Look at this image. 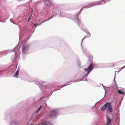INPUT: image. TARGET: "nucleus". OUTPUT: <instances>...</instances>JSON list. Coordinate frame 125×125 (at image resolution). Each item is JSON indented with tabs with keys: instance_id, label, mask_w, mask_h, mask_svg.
Segmentation results:
<instances>
[{
	"instance_id": "obj_1",
	"label": "nucleus",
	"mask_w": 125,
	"mask_h": 125,
	"mask_svg": "<svg viewBox=\"0 0 125 125\" xmlns=\"http://www.w3.org/2000/svg\"><path fill=\"white\" fill-rule=\"evenodd\" d=\"M94 64L92 62H91L90 63L88 67L87 68H84V70L85 71L87 72V73L84 75V76L82 77V79H79L77 80L72 81L63 84L61 86H58L56 87H59L61 88L65 86L71 84V83L73 81L77 82L82 81H87L88 82H92L93 81L91 79L87 80L86 77L94 68Z\"/></svg>"
},
{
	"instance_id": "obj_2",
	"label": "nucleus",
	"mask_w": 125,
	"mask_h": 125,
	"mask_svg": "<svg viewBox=\"0 0 125 125\" xmlns=\"http://www.w3.org/2000/svg\"><path fill=\"white\" fill-rule=\"evenodd\" d=\"M54 87L51 86L50 85H48L47 86V89L48 93L43 90H42V92L41 94V96L42 97H41L42 100L43 99L45 98H46L47 99H48L49 98V97L51 96L53 92L56 91L57 90H59L60 89V88L57 89L56 90H54L53 91L51 92L49 95L47 94L49 93V91L51 90Z\"/></svg>"
},
{
	"instance_id": "obj_3",
	"label": "nucleus",
	"mask_w": 125,
	"mask_h": 125,
	"mask_svg": "<svg viewBox=\"0 0 125 125\" xmlns=\"http://www.w3.org/2000/svg\"><path fill=\"white\" fill-rule=\"evenodd\" d=\"M83 7H82L80 10V11L76 14L74 17L72 18L67 17L68 18H70L72 20H74L75 22L77 25L80 27L81 29L83 30L81 28L80 24L81 21L79 19V16L80 15V13L82 11L83 9Z\"/></svg>"
},
{
	"instance_id": "obj_4",
	"label": "nucleus",
	"mask_w": 125,
	"mask_h": 125,
	"mask_svg": "<svg viewBox=\"0 0 125 125\" xmlns=\"http://www.w3.org/2000/svg\"><path fill=\"white\" fill-rule=\"evenodd\" d=\"M108 1V0H101L100 1L93 2L90 3L87 6L83 7V8H90L91 7L95 5H102L106 3Z\"/></svg>"
},
{
	"instance_id": "obj_5",
	"label": "nucleus",
	"mask_w": 125,
	"mask_h": 125,
	"mask_svg": "<svg viewBox=\"0 0 125 125\" xmlns=\"http://www.w3.org/2000/svg\"><path fill=\"white\" fill-rule=\"evenodd\" d=\"M16 50H17V51H19V48H18V47L17 46L15 47V48L13 49L12 50H6L4 51L1 52H0V54L2 55H3V53L7 54L8 53H10L11 52H13V51H14L15 53V55L13 61L14 62H15L16 61V59L17 57L18 56L17 53L16 52Z\"/></svg>"
},
{
	"instance_id": "obj_6",
	"label": "nucleus",
	"mask_w": 125,
	"mask_h": 125,
	"mask_svg": "<svg viewBox=\"0 0 125 125\" xmlns=\"http://www.w3.org/2000/svg\"><path fill=\"white\" fill-rule=\"evenodd\" d=\"M108 107V111L110 113L113 112V109L112 103L111 102H107L101 108V110L102 111H104Z\"/></svg>"
},
{
	"instance_id": "obj_7",
	"label": "nucleus",
	"mask_w": 125,
	"mask_h": 125,
	"mask_svg": "<svg viewBox=\"0 0 125 125\" xmlns=\"http://www.w3.org/2000/svg\"><path fill=\"white\" fill-rule=\"evenodd\" d=\"M57 110V109H54L51 111V113L49 115V116L51 118H56L57 116L59 115Z\"/></svg>"
},
{
	"instance_id": "obj_8",
	"label": "nucleus",
	"mask_w": 125,
	"mask_h": 125,
	"mask_svg": "<svg viewBox=\"0 0 125 125\" xmlns=\"http://www.w3.org/2000/svg\"><path fill=\"white\" fill-rule=\"evenodd\" d=\"M31 82H34L36 84L39 85V87L42 89V90H43L44 91H46L47 93H48L47 89V85L44 86L39 82L37 81H33Z\"/></svg>"
},
{
	"instance_id": "obj_9",
	"label": "nucleus",
	"mask_w": 125,
	"mask_h": 125,
	"mask_svg": "<svg viewBox=\"0 0 125 125\" xmlns=\"http://www.w3.org/2000/svg\"><path fill=\"white\" fill-rule=\"evenodd\" d=\"M30 44H26L23 46L22 48V53L24 54L27 53L30 48Z\"/></svg>"
},
{
	"instance_id": "obj_10",
	"label": "nucleus",
	"mask_w": 125,
	"mask_h": 125,
	"mask_svg": "<svg viewBox=\"0 0 125 125\" xmlns=\"http://www.w3.org/2000/svg\"><path fill=\"white\" fill-rule=\"evenodd\" d=\"M45 5L47 6H51L53 3L51 0H42Z\"/></svg>"
},
{
	"instance_id": "obj_11",
	"label": "nucleus",
	"mask_w": 125,
	"mask_h": 125,
	"mask_svg": "<svg viewBox=\"0 0 125 125\" xmlns=\"http://www.w3.org/2000/svg\"><path fill=\"white\" fill-rule=\"evenodd\" d=\"M8 125H18V122L16 119L10 121Z\"/></svg>"
},
{
	"instance_id": "obj_12",
	"label": "nucleus",
	"mask_w": 125,
	"mask_h": 125,
	"mask_svg": "<svg viewBox=\"0 0 125 125\" xmlns=\"http://www.w3.org/2000/svg\"><path fill=\"white\" fill-rule=\"evenodd\" d=\"M12 67H13V66L12 65L10 66V68H8L7 69H4V70H3L2 71H0V72L1 73V72H6L7 71H9V72H14V71L15 70H13L12 71H11L10 70L11 69H12Z\"/></svg>"
},
{
	"instance_id": "obj_13",
	"label": "nucleus",
	"mask_w": 125,
	"mask_h": 125,
	"mask_svg": "<svg viewBox=\"0 0 125 125\" xmlns=\"http://www.w3.org/2000/svg\"><path fill=\"white\" fill-rule=\"evenodd\" d=\"M42 125H51L49 122L45 121L42 122Z\"/></svg>"
},
{
	"instance_id": "obj_14",
	"label": "nucleus",
	"mask_w": 125,
	"mask_h": 125,
	"mask_svg": "<svg viewBox=\"0 0 125 125\" xmlns=\"http://www.w3.org/2000/svg\"><path fill=\"white\" fill-rule=\"evenodd\" d=\"M19 73V70L18 69L13 75V77L15 78H18V77Z\"/></svg>"
},
{
	"instance_id": "obj_15",
	"label": "nucleus",
	"mask_w": 125,
	"mask_h": 125,
	"mask_svg": "<svg viewBox=\"0 0 125 125\" xmlns=\"http://www.w3.org/2000/svg\"><path fill=\"white\" fill-rule=\"evenodd\" d=\"M50 20V19H49H49H47V20H45V21H44L43 22H42V23H40L39 24H38V23H35L34 24V25H33V26L34 27H35V28L37 26H38L39 25H41V24L46 21H49V20Z\"/></svg>"
},
{
	"instance_id": "obj_16",
	"label": "nucleus",
	"mask_w": 125,
	"mask_h": 125,
	"mask_svg": "<svg viewBox=\"0 0 125 125\" xmlns=\"http://www.w3.org/2000/svg\"><path fill=\"white\" fill-rule=\"evenodd\" d=\"M83 30V31H84L85 32H86V33H87V34H88V35L87 36H86L85 37H87V38H90L91 37V34L89 32H87L85 31L84 30Z\"/></svg>"
},
{
	"instance_id": "obj_17",
	"label": "nucleus",
	"mask_w": 125,
	"mask_h": 125,
	"mask_svg": "<svg viewBox=\"0 0 125 125\" xmlns=\"http://www.w3.org/2000/svg\"><path fill=\"white\" fill-rule=\"evenodd\" d=\"M77 65L79 68L81 67V63L79 60H78L77 61Z\"/></svg>"
},
{
	"instance_id": "obj_18",
	"label": "nucleus",
	"mask_w": 125,
	"mask_h": 125,
	"mask_svg": "<svg viewBox=\"0 0 125 125\" xmlns=\"http://www.w3.org/2000/svg\"><path fill=\"white\" fill-rule=\"evenodd\" d=\"M118 93L120 94H124V92L120 90H118Z\"/></svg>"
},
{
	"instance_id": "obj_19",
	"label": "nucleus",
	"mask_w": 125,
	"mask_h": 125,
	"mask_svg": "<svg viewBox=\"0 0 125 125\" xmlns=\"http://www.w3.org/2000/svg\"><path fill=\"white\" fill-rule=\"evenodd\" d=\"M59 14V15L61 17H65V16H63L62 15V14L61 13L60 11H58Z\"/></svg>"
},
{
	"instance_id": "obj_20",
	"label": "nucleus",
	"mask_w": 125,
	"mask_h": 125,
	"mask_svg": "<svg viewBox=\"0 0 125 125\" xmlns=\"http://www.w3.org/2000/svg\"><path fill=\"white\" fill-rule=\"evenodd\" d=\"M42 105H40L39 106V107L38 108V110H39V111H40L41 109V108H42Z\"/></svg>"
},
{
	"instance_id": "obj_21",
	"label": "nucleus",
	"mask_w": 125,
	"mask_h": 125,
	"mask_svg": "<svg viewBox=\"0 0 125 125\" xmlns=\"http://www.w3.org/2000/svg\"><path fill=\"white\" fill-rule=\"evenodd\" d=\"M125 68V65L124 66H123L120 68L121 69L118 72V73H119L120 71L122 69H124Z\"/></svg>"
},
{
	"instance_id": "obj_22",
	"label": "nucleus",
	"mask_w": 125,
	"mask_h": 125,
	"mask_svg": "<svg viewBox=\"0 0 125 125\" xmlns=\"http://www.w3.org/2000/svg\"><path fill=\"white\" fill-rule=\"evenodd\" d=\"M118 72L117 71H115V77H114V82H115V73L116 72H117V73H118Z\"/></svg>"
},
{
	"instance_id": "obj_23",
	"label": "nucleus",
	"mask_w": 125,
	"mask_h": 125,
	"mask_svg": "<svg viewBox=\"0 0 125 125\" xmlns=\"http://www.w3.org/2000/svg\"><path fill=\"white\" fill-rule=\"evenodd\" d=\"M85 38L84 37V38L82 40V41H81V46L82 45V42H83V39H84Z\"/></svg>"
},
{
	"instance_id": "obj_24",
	"label": "nucleus",
	"mask_w": 125,
	"mask_h": 125,
	"mask_svg": "<svg viewBox=\"0 0 125 125\" xmlns=\"http://www.w3.org/2000/svg\"><path fill=\"white\" fill-rule=\"evenodd\" d=\"M34 31V30L32 32L31 34L30 35V37H29V38H28V40L30 38V37L31 36V35H32V33H33V32Z\"/></svg>"
},
{
	"instance_id": "obj_25",
	"label": "nucleus",
	"mask_w": 125,
	"mask_h": 125,
	"mask_svg": "<svg viewBox=\"0 0 125 125\" xmlns=\"http://www.w3.org/2000/svg\"><path fill=\"white\" fill-rule=\"evenodd\" d=\"M30 17H29L28 18V20L27 21V22L28 23L29 21L30 20Z\"/></svg>"
},
{
	"instance_id": "obj_26",
	"label": "nucleus",
	"mask_w": 125,
	"mask_h": 125,
	"mask_svg": "<svg viewBox=\"0 0 125 125\" xmlns=\"http://www.w3.org/2000/svg\"><path fill=\"white\" fill-rule=\"evenodd\" d=\"M0 22H2L5 23L6 22V21H5V20H4L3 21H0Z\"/></svg>"
},
{
	"instance_id": "obj_27",
	"label": "nucleus",
	"mask_w": 125,
	"mask_h": 125,
	"mask_svg": "<svg viewBox=\"0 0 125 125\" xmlns=\"http://www.w3.org/2000/svg\"><path fill=\"white\" fill-rule=\"evenodd\" d=\"M39 111L38 109L35 112V113H38Z\"/></svg>"
},
{
	"instance_id": "obj_28",
	"label": "nucleus",
	"mask_w": 125,
	"mask_h": 125,
	"mask_svg": "<svg viewBox=\"0 0 125 125\" xmlns=\"http://www.w3.org/2000/svg\"><path fill=\"white\" fill-rule=\"evenodd\" d=\"M33 11V9H32V10L31 12V14H32V13Z\"/></svg>"
},
{
	"instance_id": "obj_29",
	"label": "nucleus",
	"mask_w": 125,
	"mask_h": 125,
	"mask_svg": "<svg viewBox=\"0 0 125 125\" xmlns=\"http://www.w3.org/2000/svg\"><path fill=\"white\" fill-rule=\"evenodd\" d=\"M42 82L43 83H45V81H42Z\"/></svg>"
},
{
	"instance_id": "obj_30",
	"label": "nucleus",
	"mask_w": 125,
	"mask_h": 125,
	"mask_svg": "<svg viewBox=\"0 0 125 125\" xmlns=\"http://www.w3.org/2000/svg\"><path fill=\"white\" fill-rule=\"evenodd\" d=\"M19 40H21V36H20V34L19 37Z\"/></svg>"
},
{
	"instance_id": "obj_31",
	"label": "nucleus",
	"mask_w": 125,
	"mask_h": 125,
	"mask_svg": "<svg viewBox=\"0 0 125 125\" xmlns=\"http://www.w3.org/2000/svg\"><path fill=\"white\" fill-rule=\"evenodd\" d=\"M10 21L12 23H13V22H12V21H11V19H10Z\"/></svg>"
},
{
	"instance_id": "obj_32",
	"label": "nucleus",
	"mask_w": 125,
	"mask_h": 125,
	"mask_svg": "<svg viewBox=\"0 0 125 125\" xmlns=\"http://www.w3.org/2000/svg\"><path fill=\"white\" fill-rule=\"evenodd\" d=\"M102 84V86L103 87H105V86H104V85H103V84Z\"/></svg>"
},
{
	"instance_id": "obj_33",
	"label": "nucleus",
	"mask_w": 125,
	"mask_h": 125,
	"mask_svg": "<svg viewBox=\"0 0 125 125\" xmlns=\"http://www.w3.org/2000/svg\"><path fill=\"white\" fill-rule=\"evenodd\" d=\"M32 16V15L31 14L30 15L29 17H31Z\"/></svg>"
},
{
	"instance_id": "obj_34",
	"label": "nucleus",
	"mask_w": 125,
	"mask_h": 125,
	"mask_svg": "<svg viewBox=\"0 0 125 125\" xmlns=\"http://www.w3.org/2000/svg\"><path fill=\"white\" fill-rule=\"evenodd\" d=\"M52 18V17H51L50 18H49L50 20Z\"/></svg>"
},
{
	"instance_id": "obj_35",
	"label": "nucleus",
	"mask_w": 125,
	"mask_h": 125,
	"mask_svg": "<svg viewBox=\"0 0 125 125\" xmlns=\"http://www.w3.org/2000/svg\"><path fill=\"white\" fill-rule=\"evenodd\" d=\"M51 17H52V18L54 17V15H52Z\"/></svg>"
},
{
	"instance_id": "obj_36",
	"label": "nucleus",
	"mask_w": 125,
	"mask_h": 125,
	"mask_svg": "<svg viewBox=\"0 0 125 125\" xmlns=\"http://www.w3.org/2000/svg\"><path fill=\"white\" fill-rule=\"evenodd\" d=\"M103 87V88H104V89L105 90V91L106 90H105V88L104 87Z\"/></svg>"
},
{
	"instance_id": "obj_37",
	"label": "nucleus",
	"mask_w": 125,
	"mask_h": 125,
	"mask_svg": "<svg viewBox=\"0 0 125 125\" xmlns=\"http://www.w3.org/2000/svg\"><path fill=\"white\" fill-rule=\"evenodd\" d=\"M30 125H33V124L32 123H31L30 124Z\"/></svg>"
},
{
	"instance_id": "obj_38",
	"label": "nucleus",
	"mask_w": 125,
	"mask_h": 125,
	"mask_svg": "<svg viewBox=\"0 0 125 125\" xmlns=\"http://www.w3.org/2000/svg\"><path fill=\"white\" fill-rule=\"evenodd\" d=\"M13 23L15 24H16V23H14V22H13V23Z\"/></svg>"
},
{
	"instance_id": "obj_39",
	"label": "nucleus",
	"mask_w": 125,
	"mask_h": 125,
	"mask_svg": "<svg viewBox=\"0 0 125 125\" xmlns=\"http://www.w3.org/2000/svg\"><path fill=\"white\" fill-rule=\"evenodd\" d=\"M32 0H31V1H30V2H32Z\"/></svg>"
},
{
	"instance_id": "obj_40",
	"label": "nucleus",
	"mask_w": 125,
	"mask_h": 125,
	"mask_svg": "<svg viewBox=\"0 0 125 125\" xmlns=\"http://www.w3.org/2000/svg\"><path fill=\"white\" fill-rule=\"evenodd\" d=\"M55 14H55V16H56V14H57V13H56V12H55Z\"/></svg>"
}]
</instances>
